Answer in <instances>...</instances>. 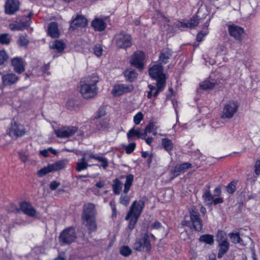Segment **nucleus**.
Segmentation results:
<instances>
[{
    "mask_svg": "<svg viewBox=\"0 0 260 260\" xmlns=\"http://www.w3.org/2000/svg\"><path fill=\"white\" fill-rule=\"evenodd\" d=\"M161 227V224L160 222H159L158 221H156L154 222H153L151 225V228L153 229H159Z\"/></svg>",
    "mask_w": 260,
    "mask_h": 260,
    "instance_id": "58",
    "label": "nucleus"
},
{
    "mask_svg": "<svg viewBox=\"0 0 260 260\" xmlns=\"http://www.w3.org/2000/svg\"><path fill=\"white\" fill-rule=\"evenodd\" d=\"M11 64L14 70L18 74H21L25 71L24 63L21 58L15 57L12 59Z\"/></svg>",
    "mask_w": 260,
    "mask_h": 260,
    "instance_id": "19",
    "label": "nucleus"
},
{
    "mask_svg": "<svg viewBox=\"0 0 260 260\" xmlns=\"http://www.w3.org/2000/svg\"><path fill=\"white\" fill-rule=\"evenodd\" d=\"M60 185V182L56 181H51L49 184V187L50 189L51 190H55L59 185Z\"/></svg>",
    "mask_w": 260,
    "mask_h": 260,
    "instance_id": "54",
    "label": "nucleus"
},
{
    "mask_svg": "<svg viewBox=\"0 0 260 260\" xmlns=\"http://www.w3.org/2000/svg\"><path fill=\"white\" fill-rule=\"evenodd\" d=\"M139 217L133 215L129 220L128 224V229L132 230L134 229L136 223H137Z\"/></svg>",
    "mask_w": 260,
    "mask_h": 260,
    "instance_id": "49",
    "label": "nucleus"
},
{
    "mask_svg": "<svg viewBox=\"0 0 260 260\" xmlns=\"http://www.w3.org/2000/svg\"><path fill=\"white\" fill-rule=\"evenodd\" d=\"M110 205L111 206V208L112 210V217H116V208L115 205H112L111 203H110Z\"/></svg>",
    "mask_w": 260,
    "mask_h": 260,
    "instance_id": "64",
    "label": "nucleus"
},
{
    "mask_svg": "<svg viewBox=\"0 0 260 260\" xmlns=\"http://www.w3.org/2000/svg\"><path fill=\"white\" fill-rule=\"evenodd\" d=\"M207 187L208 189L204 192L202 198L206 205L208 206H211L213 204V196L209 190V186H208Z\"/></svg>",
    "mask_w": 260,
    "mask_h": 260,
    "instance_id": "30",
    "label": "nucleus"
},
{
    "mask_svg": "<svg viewBox=\"0 0 260 260\" xmlns=\"http://www.w3.org/2000/svg\"><path fill=\"white\" fill-rule=\"evenodd\" d=\"M103 51V48L100 44H96L93 47L94 53L98 57L102 55Z\"/></svg>",
    "mask_w": 260,
    "mask_h": 260,
    "instance_id": "47",
    "label": "nucleus"
},
{
    "mask_svg": "<svg viewBox=\"0 0 260 260\" xmlns=\"http://www.w3.org/2000/svg\"><path fill=\"white\" fill-rule=\"evenodd\" d=\"M53 171H56L65 168L66 164L64 161L60 160L50 165Z\"/></svg>",
    "mask_w": 260,
    "mask_h": 260,
    "instance_id": "39",
    "label": "nucleus"
},
{
    "mask_svg": "<svg viewBox=\"0 0 260 260\" xmlns=\"http://www.w3.org/2000/svg\"><path fill=\"white\" fill-rule=\"evenodd\" d=\"M98 82L99 77L96 74H93L80 81L79 90L84 99H91L97 94Z\"/></svg>",
    "mask_w": 260,
    "mask_h": 260,
    "instance_id": "1",
    "label": "nucleus"
},
{
    "mask_svg": "<svg viewBox=\"0 0 260 260\" xmlns=\"http://www.w3.org/2000/svg\"><path fill=\"white\" fill-rule=\"evenodd\" d=\"M19 9L18 0H7L5 5V12L8 15L14 14Z\"/></svg>",
    "mask_w": 260,
    "mask_h": 260,
    "instance_id": "15",
    "label": "nucleus"
},
{
    "mask_svg": "<svg viewBox=\"0 0 260 260\" xmlns=\"http://www.w3.org/2000/svg\"><path fill=\"white\" fill-rule=\"evenodd\" d=\"M124 76L126 80L132 82L137 79L138 74L136 72L135 70L127 69L124 72Z\"/></svg>",
    "mask_w": 260,
    "mask_h": 260,
    "instance_id": "29",
    "label": "nucleus"
},
{
    "mask_svg": "<svg viewBox=\"0 0 260 260\" xmlns=\"http://www.w3.org/2000/svg\"><path fill=\"white\" fill-rule=\"evenodd\" d=\"M76 238L75 230L73 227L64 230L59 237L60 243L63 244H69L72 243Z\"/></svg>",
    "mask_w": 260,
    "mask_h": 260,
    "instance_id": "6",
    "label": "nucleus"
},
{
    "mask_svg": "<svg viewBox=\"0 0 260 260\" xmlns=\"http://www.w3.org/2000/svg\"><path fill=\"white\" fill-rule=\"evenodd\" d=\"M82 222L87 228L89 233L95 232L97 230L98 225L96 222V218H89L88 220H81Z\"/></svg>",
    "mask_w": 260,
    "mask_h": 260,
    "instance_id": "25",
    "label": "nucleus"
},
{
    "mask_svg": "<svg viewBox=\"0 0 260 260\" xmlns=\"http://www.w3.org/2000/svg\"><path fill=\"white\" fill-rule=\"evenodd\" d=\"M51 172H53V171L51 165H49L47 167H44V168L40 170L38 173L40 177H43Z\"/></svg>",
    "mask_w": 260,
    "mask_h": 260,
    "instance_id": "43",
    "label": "nucleus"
},
{
    "mask_svg": "<svg viewBox=\"0 0 260 260\" xmlns=\"http://www.w3.org/2000/svg\"><path fill=\"white\" fill-rule=\"evenodd\" d=\"M217 84L216 80L212 79L211 76H210L209 80L207 79L200 84V86L203 89L206 90L213 88L215 85Z\"/></svg>",
    "mask_w": 260,
    "mask_h": 260,
    "instance_id": "28",
    "label": "nucleus"
},
{
    "mask_svg": "<svg viewBox=\"0 0 260 260\" xmlns=\"http://www.w3.org/2000/svg\"><path fill=\"white\" fill-rule=\"evenodd\" d=\"M200 241L206 244L212 245L214 243L213 236L209 234H205L201 236L199 238Z\"/></svg>",
    "mask_w": 260,
    "mask_h": 260,
    "instance_id": "35",
    "label": "nucleus"
},
{
    "mask_svg": "<svg viewBox=\"0 0 260 260\" xmlns=\"http://www.w3.org/2000/svg\"><path fill=\"white\" fill-rule=\"evenodd\" d=\"M239 104L237 101H229L224 105L222 110V118H231L237 112Z\"/></svg>",
    "mask_w": 260,
    "mask_h": 260,
    "instance_id": "3",
    "label": "nucleus"
},
{
    "mask_svg": "<svg viewBox=\"0 0 260 260\" xmlns=\"http://www.w3.org/2000/svg\"><path fill=\"white\" fill-rule=\"evenodd\" d=\"M165 85L166 82H157V88L153 92V96L156 97L159 93L164 90Z\"/></svg>",
    "mask_w": 260,
    "mask_h": 260,
    "instance_id": "41",
    "label": "nucleus"
},
{
    "mask_svg": "<svg viewBox=\"0 0 260 260\" xmlns=\"http://www.w3.org/2000/svg\"><path fill=\"white\" fill-rule=\"evenodd\" d=\"M97 158L98 159L96 160L101 163V166L103 168V169H106L108 166V161L107 159L105 157L100 156H99V157Z\"/></svg>",
    "mask_w": 260,
    "mask_h": 260,
    "instance_id": "52",
    "label": "nucleus"
},
{
    "mask_svg": "<svg viewBox=\"0 0 260 260\" xmlns=\"http://www.w3.org/2000/svg\"><path fill=\"white\" fill-rule=\"evenodd\" d=\"M96 211L93 203H87L83 205L81 215V220H88L89 218H96Z\"/></svg>",
    "mask_w": 260,
    "mask_h": 260,
    "instance_id": "10",
    "label": "nucleus"
},
{
    "mask_svg": "<svg viewBox=\"0 0 260 260\" xmlns=\"http://www.w3.org/2000/svg\"><path fill=\"white\" fill-rule=\"evenodd\" d=\"M91 25L95 30L101 31L105 29L107 24L103 19L95 18L92 21Z\"/></svg>",
    "mask_w": 260,
    "mask_h": 260,
    "instance_id": "26",
    "label": "nucleus"
},
{
    "mask_svg": "<svg viewBox=\"0 0 260 260\" xmlns=\"http://www.w3.org/2000/svg\"><path fill=\"white\" fill-rule=\"evenodd\" d=\"M134 89V86L132 84L126 85L120 84L115 85L112 90V94L115 96H119L124 93L132 91Z\"/></svg>",
    "mask_w": 260,
    "mask_h": 260,
    "instance_id": "13",
    "label": "nucleus"
},
{
    "mask_svg": "<svg viewBox=\"0 0 260 260\" xmlns=\"http://www.w3.org/2000/svg\"><path fill=\"white\" fill-rule=\"evenodd\" d=\"M223 200L222 198H217L215 199L213 198V204L214 205H216L218 204H221V203H223Z\"/></svg>",
    "mask_w": 260,
    "mask_h": 260,
    "instance_id": "60",
    "label": "nucleus"
},
{
    "mask_svg": "<svg viewBox=\"0 0 260 260\" xmlns=\"http://www.w3.org/2000/svg\"><path fill=\"white\" fill-rule=\"evenodd\" d=\"M136 146V144L134 142L131 143L127 146L125 147V150L127 154L132 153L135 150Z\"/></svg>",
    "mask_w": 260,
    "mask_h": 260,
    "instance_id": "50",
    "label": "nucleus"
},
{
    "mask_svg": "<svg viewBox=\"0 0 260 260\" xmlns=\"http://www.w3.org/2000/svg\"><path fill=\"white\" fill-rule=\"evenodd\" d=\"M66 47V44L60 40H55L50 43L49 47L51 49L56 50L57 52L63 51Z\"/></svg>",
    "mask_w": 260,
    "mask_h": 260,
    "instance_id": "27",
    "label": "nucleus"
},
{
    "mask_svg": "<svg viewBox=\"0 0 260 260\" xmlns=\"http://www.w3.org/2000/svg\"><path fill=\"white\" fill-rule=\"evenodd\" d=\"M143 119V114L141 112H139L134 117V122L138 125L140 123Z\"/></svg>",
    "mask_w": 260,
    "mask_h": 260,
    "instance_id": "48",
    "label": "nucleus"
},
{
    "mask_svg": "<svg viewBox=\"0 0 260 260\" xmlns=\"http://www.w3.org/2000/svg\"><path fill=\"white\" fill-rule=\"evenodd\" d=\"M48 35L52 38L59 37L60 33L57 22H51L49 23L48 28Z\"/></svg>",
    "mask_w": 260,
    "mask_h": 260,
    "instance_id": "23",
    "label": "nucleus"
},
{
    "mask_svg": "<svg viewBox=\"0 0 260 260\" xmlns=\"http://www.w3.org/2000/svg\"><path fill=\"white\" fill-rule=\"evenodd\" d=\"M229 236L232 242L235 244L239 243L242 241L239 233H230Z\"/></svg>",
    "mask_w": 260,
    "mask_h": 260,
    "instance_id": "44",
    "label": "nucleus"
},
{
    "mask_svg": "<svg viewBox=\"0 0 260 260\" xmlns=\"http://www.w3.org/2000/svg\"><path fill=\"white\" fill-rule=\"evenodd\" d=\"M144 53L141 51H137L132 55L130 63L132 66L142 70L144 67Z\"/></svg>",
    "mask_w": 260,
    "mask_h": 260,
    "instance_id": "11",
    "label": "nucleus"
},
{
    "mask_svg": "<svg viewBox=\"0 0 260 260\" xmlns=\"http://www.w3.org/2000/svg\"><path fill=\"white\" fill-rule=\"evenodd\" d=\"M254 172L257 175L260 174V159L255 163Z\"/></svg>",
    "mask_w": 260,
    "mask_h": 260,
    "instance_id": "57",
    "label": "nucleus"
},
{
    "mask_svg": "<svg viewBox=\"0 0 260 260\" xmlns=\"http://www.w3.org/2000/svg\"><path fill=\"white\" fill-rule=\"evenodd\" d=\"M87 21L86 19L82 16H77L71 23V27L73 29L77 27H83L86 26Z\"/></svg>",
    "mask_w": 260,
    "mask_h": 260,
    "instance_id": "22",
    "label": "nucleus"
},
{
    "mask_svg": "<svg viewBox=\"0 0 260 260\" xmlns=\"http://www.w3.org/2000/svg\"><path fill=\"white\" fill-rule=\"evenodd\" d=\"M133 248L138 251H144L149 252L151 249V245L149 235L144 234L140 238H137L133 244Z\"/></svg>",
    "mask_w": 260,
    "mask_h": 260,
    "instance_id": "2",
    "label": "nucleus"
},
{
    "mask_svg": "<svg viewBox=\"0 0 260 260\" xmlns=\"http://www.w3.org/2000/svg\"><path fill=\"white\" fill-rule=\"evenodd\" d=\"M108 120L105 119H100L96 124L97 128L99 131L105 130L108 127Z\"/></svg>",
    "mask_w": 260,
    "mask_h": 260,
    "instance_id": "38",
    "label": "nucleus"
},
{
    "mask_svg": "<svg viewBox=\"0 0 260 260\" xmlns=\"http://www.w3.org/2000/svg\"><path fill=\"white\" fill-rule=\"evenodd\" d=\"M199 23V19L198 16H193L189 21L186 22L177 21L174 23V26L182 30V27L192 28Z\"/></svg>",
    "mask_w": 260,
    "mask_h": 260,
    "instance_id": "16",
    "label": "nucleus"
},
{
    "mask_svg": "<svg viewBox=\"0 0 260 260\" xmlns=\"http://www.w3.org/2000/svg\"><path fill=\"white\" fill-rule=\"evenodd\" d=\"M123 183L118 179H115L113 180V192L116 194H119L122 188Z\"/></svg>",
    "mask_w": 260,
    "mask_h": 260,
    "instance_id": "34",
    "label": "nucleus"
},
{
    "mask_svg": "<svg viewBox=\"0 0 260 260\" xmlns=\"http://www.w3.org/2000/svg\"><path fill=\"white\" fill-rule=\"evenodd\" d=\"M154 126V124L153 122H149L145 128V131H146V132L150 133L152 132V129H153Z\"/></svg>",
    "mask_w": 260,
    "mask_h": 260,
    "instance_id": "55",
    "label": "nucleus"
},
{
    "mask_svg": "<svg viewBox=\"0 0 260 260\" xmlns=\"http://www.w3.org/2000/svg\"><path fill=\"white\" fill-rule=\"evenodd\" d=\"M141 129L140 128L135 129V128H131L127 133V137L128 139H131L134 137H137L140 138Z\"/></svg>",
    "mask_w": 260,
    "mask_h": 260,
    "instance_id": "36",
    "label": "nucleus"
},
{
    "mask_svg": "<svg viewBox=\"0 0 260 260\" xmlns=\"http://www.w3.org/2000/svg\"><path fill=\"white\" fill-rule=\"evenodd\" d=\"M10 43V38L9 34L5 33L0 35V44L9 45Z\"/></svg>",
    "mask_w": 260,
    "mask_h": 260,
    "instance_id": "40",
    "label": "nucleus"
},
{
    "mask_svg": "<svg viewBox=\"0 0 260 260\" xmlns=\"http://www.w3.org/2000/svg\"><path fill=\"white\" fill-rule=\"evenodd\" d=\"M133 216V209H130L129 211L128 212L127 215H126L125 217V219L126 220H130L132 218V217Z\"/></svg>",
    "mask_w": 260,
    "mask_h": 260,
    "instance_id": "62",
    "label": "nucleus"
},
{
    "mask_svg": "<svg viewBox=\"0 0 260 260\" xmlns=\"http://www.w3.org/2000/svg\"><path fill=\"white\" fill-rule=\"evenodd\" d=\"M207 35V33H203L202 31L200 32L197 36V40L198 42L202 41L203 38Z\"/></svg>",
    "mask_w": 260,
    "mask_h": 260,
    "instance_id": "59",
    "label": "nucleus"
},
{
    "mask_svg": "<svg viewBox=\"0 0 260 260\" xmlns=\"http://www.w3.org/2000/svg\"><path fill=\"white\" fill-rule=\"evenodd\" d=\"M134 176L132 174H129L125 177L126 180L124 184L123 192L126 194L129 190L134 181Z\"/></svg>",
    "mask_w": 260,
    "mask_h": 260,
    "instance_id": "33",
    "label": "nucleus"
},
{
    "mask_svg": "<svg viewBox=\"0 0 260 260\" xmlns=\"http://www.w3.org/2000/svg\"><path fill=\"white\" fill-rule=\"evenodd\" d=\"M76 170L78 172H81V171L85 170L87 169L88 164L87 162H81L78 161L76 164Z\"/></svg>",
    "mask_w": 260,
    "mask_h": 260,
    "instance_id": "45",
    "label": "nucleus"
},
{
    "mask_svg": "<svg viewBox=\"0 0 260 260\" xmlns=\"http://www.w3.org/2000/svg\"><path fill=\"white\" fill-rule=\"evenodd\" d=\"M105 185V182L104 180H100L95 184V186L98 188H102Z\"/></svg>",
    "mask_w": 260,
    "mask_h": 260,
    "instance_id": "63",
    "label": "nucleus"
},
{
    "mask_svg": "<svg viewBox=\"0 0 260 260\" xmlns=\"http://www.w3.org/2000/svg\"><path fill=\"white\" fill-rule=\"evenodd\" d=\"M78 131L76 126H64L54 131L57 137L59 138H68L74 135Z\"/></svg>",
    "mask_w": 260,
    "mask_h": 260,
    "instance_id": "9",
    "label": "nucleus"
},
{
    "mask_svg": "<svg viewBox=\"0 0 260 260\" xmlns=\"http://www.w3.org/2000/svg\"><path fill=\"white\" fill-rule=\"evenodd\" d=\"M115 39L116 46L118 48L126 49L132 45L131 36L123 32L116 35Z\"/></svg>",
    "mask_w": 260,
    "mask_h": 260,
    "instance_id": "7",
    "label": "nucleus"
},
{
    "mask_svg": "<svg viewBox=\"0 0 260 260\" xmlns=\"http://www.w3.org/2000/svg\"><path fill=\"white\" fill-rule=\"evenodd\" d=\"M20 210L25 214L34 217L36 214V209L32 206L31 204L27 202H22L19 204Z\"/></svg>",
    "mask_w": 260,
    "mask_h": 260,
    "instance_id": "18",
    "label": "nucleus"
},
{
    "mask_svg": "<svg viewBox=\"0 0 260 260\" xmlns=\"http://www.w3.org/2000/svg\"><path fill=\"white\" fill-rule=\"evenodd\" d=\"M30 22L31 20L29 19L15 23H11L9 25V28L12 30H22L29 26Z\"/></svg>",
    "mask_w": 260,
    "mask_h": 260,
    "instance_id": "24",
    "label": "nucleus"
},
{
    "mask_svg": "<svg viewBox=\"0 0 260 260\" xmlns=\"http://www.w3.org/2000/svg\"><path fill=\"white\" fill-rule=\"evenodd\" d=\"M9 56L4 50H0V65L4 64L8 59Z\"/></svg>",
    "mask_w": 260,
    "mask_h": 260,
    "instance_id": "46",
    "label": "nucleus"
},
{
    "mask_svg": "<svg viewBox=\"0 0 260 260\" xmlns=\"http://www.w3.org/2000/svg\"><path fill=\"white\" fill-rule=\"evenodd\" d=\"M189 213L190 221L195 230L198 232L201 231L203 228V224L199 212L192 210L189 212Z\"/></svg>",
    "mask_w": 260,
    "mask_h": 260,
    "instance_id": "14",
    "label": "nucleus"
},
{
    "mask_svg": "<svg viewBox=\"0 0 260 260\" xmlns=\"http://www.w3.org/2000/svg\"><path fill=\"white\" fill-rule=\"evenodd\" d=\"M28 42L27 39L23 36H20L18 41V44L20 46H26L27 45Z\"/></svg>",
    "mask_w": 260,
    "mask_h": 260,
    "instance_id": "53",
    "label": "nucleus"
},
{
    "mask_svg": "<svg viewBox=\"0 0 260 260\" xmlns=\"http://www.w3.org/2000/svg\"><path fill=\"white\" fill-rule=\"evenodd\" d=\"M145 206L143 200L135 201L132 204L130 209H133V215L139 217L140 216Z\"/></svg>",
    "mask_w": 260,
    "mask_h": 260,
    "instance_id": "21",
    "label": "nucleus"
},
{
    "mask_svg": "<svg viewBox=\"0 0 260 260\" xmlns=\"http://www.w3.org/2000/svg\"><path fill=\"white\" fill-rule=\"evenodd\" d=\"M237 180H233L226 186V191L231 194H233L236 190Z\"/></svg>",
    "mask_w": 260,
    "mask_h": 260,
    "instance_id": "37",
    "label": "nucleus"
},
{
    "mask_svg": "<svg viewBox=\"0 0 260 260\" xmlns=\"http://www.w3.org/2000/svg\"><path fill=\"white\" fill-rule=\"evenodd\" d=\"M19 158L23 162H25L27 160V155L23 152H19Z\"/></svg>",
    "mask_w": 260,
    "mask_h": 260,
    "instance_id": "56",
    "label": "nucleus"
},
{
    "mask_svg": "<svg viewBox=\"0 0 260 260\" xmlns=\"http://www.w3.org/2000/svg\"><path fill=\"white\" fill-rule=\"evenodd\" d=\"M225 233L222 231H218L217 234V241L218 243L219 249L217 257L221 258L226 253L229 249V243L227 239L225 238Z\"/></svg>",
    "mask_w": 260,
    "mask_h": 260,
    "instance_id": "5",
    "label": "nucleus"
},
{
    "mask_svg": "<svg viewBox=\"0 0 260 260\" xmlns=\"http://www.w3.org/2000/svg\"><path fill=\"white\" fill-rule=\"evenodd\" d=\"M130 201V198L129 197L126 195H121L120 199V203L126 206L128 205Z\"/></svg>",
    "mask_w": 260,
    "mask_h": 260,
    "instance_id": "51",
    "label": "nucleus"
},
{
    "mask_svg": "<svg viewBox=\"0 0 260 260\" xmlns=\"http://www.w3.org/2000/svg\"><path fill=\"white\" fill-rule=\"evenodd\" d=\"M150 77L157 82H166L165 75L163 73V68L161 65L155 64L149 70Z\"/></svg>",
    "mask_w": 260,
    "mask_h": 260,
    "instance_id": "8",
    "label": "nucleus"
},
{
    "mask_svg": "<svg viewBox=\"0 0 260 260\" xmlns=\"http://www.w3.org/2000/svg\"><path fill=\"white\" fill-rule=\"evenodd\" d=\"M161 145L166 151L172 155L174 144L172 141L168 138H164L161 140Z\"/></svg>",
    "mask_w": 260,
    "mask_h": 260,
    "instance_id": "31",
    "label": "nucleus"
},
{
    "mask_svg": "<svg viewBox=\"0 0 260 260\" xmlns=\"http://www.w3.org/2000/svg\"><path fill=\"white\" fill-rule=\"evenodd\" d=\"M172 56V51L170 49H167L161 52L159 55V60L164 64L168 62V59Z\"/></svg>",
    "mask_w": 260,
    "mask_h": 260,
    "instance_id": "32",
    "label": "nucleus"
},
{
    "mask_svg": "<svg viewBox=\"0 0 260 260\" xmlns=\"http://www.w3.org/2000/svg\"><path fill=\"white\" fill-rule=\"evenodd\" d=\"M191 164L189 162H184L176 165L171 171V173L174 175V177H177L185 172L188 169L191 168Z\"/></svg>",
    "mask_w": 260,
    "mask_h": 260,
    "instance_id": "20",
    "label": "nucleus"
},
{
    "mask_svg": "<svg viewBox=\"0 0 260 260\" xmlns=\"http://www.w3.org/2000/svg\"><path fill=\"white\" fill-rule=\"evenodd\" d=\"M228 31L230 36L238 42H241L246 35L244 28L235 24H229L228 25Z\"/></svg>",
    "mask_w": 260,
    "mask_h": 260,
    "instance_id": "4",
    "label": "nucleus"
},
{
    "mask_svg": "<svg viewBox=\"0 0 260 260\" xmlns=\"http://www.w3.org/2000/svg\"><path fill=\"white\" fill-rule=\"evenodd\" d=\"M0 75L2 76V82L4 86L14 85L19 80V77L13 73L3 74L0 72Z\"/></svg>",
    "mask_w": 260,
    "mask_h": 260,
    "instance_id": "12",
    "label": "nucleus"
},
{
    "mask_svg": "<svg viewBox=\"0 0 260 260\" xmlns=\"http://www.w3.org/2000/svg\"><path fill=\"white\" fill-rule=\"evenodd\" d=\"M120 253L122 255L127 257L132 253V250L127 246H123L120 249Z\"/></svg>",
    "mask_w": 260,
    "mask_h": 260,
    "instance_id": "42",
    "label": "nucleus"
},
{
    "mask_svg": "<svg viewBox=\"0 0 260 260\" xmlns=\"http://www.w3.org/2000/svg\"><path fill=\"white\" fill-rule=\"evenodd\" d=\"M24 133V128L22 125H18L16 122L11 123V126L9 132V134L10 136L17 138L22 136Z\"/></svg>",
    "mask_w": 260,
    "mask_h": 260,
    "instance_id": "17",
    "label": "nucleus"
},
{
    "mask_svg": "<svg viewBox=\"0 0 260 260\" xmlns=\"http://www.w3.org/2000/svg\"><path fill=\"white\" fill-rule=\"evenodd\" d=\"M221 193V188L220 186L217 187L214 190V194L215 196H220Z\"/></svg>",
    "mask_w": 260,
    "mask_h": 260,
    "instance_id": "61",
    "label": "nucleus"
}]
</instances>
